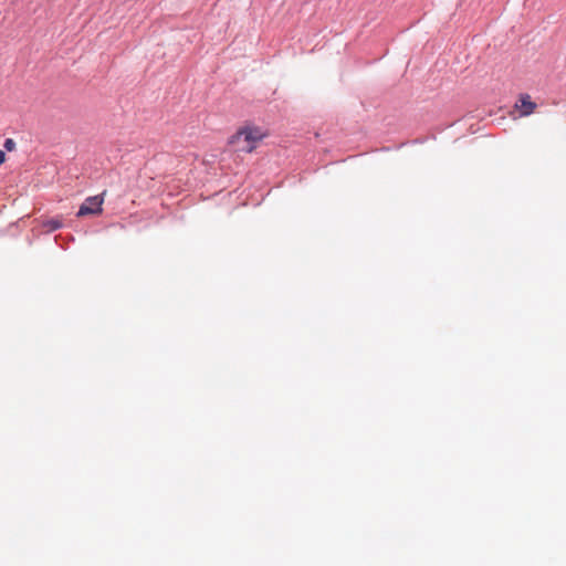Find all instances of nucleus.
<instances>
[{"label": "nucleus", "instance_id": "obj_5", "mask_svg": "<svg viewBox=\"0 0 566 566\" xmlns=\"http://www.w3.org/2000/svg\"><path fill=\"white\" fill-rule=\"evenodd\" d=\"M3 147L7 151H12L15 148V142L12 138H7L3 143Z\"/></svg>", "mask_w": 566, "mask_h": 566}, {"label": "nucleus", "instance_id": "obj_6", "mask_svg": "<svg viewBox=\"0 0 566 566\" xmlns=\"http://www.w3.org/2000/svg\"><path fill=\"white\" fill-rule=\"evenodd\" d=\"M6 161V153L3 150H0V164H3Z\"/></svg>", "mask_w": 566, "mask_h": 566}, {"label": "nucleus", "instance_id": "obj_3", "mask_svg": "<svg viewBox=\"0 0 566 566\" xmlns=\"http://www.w3.org/2000/svg\"><path fill=\"white\" fill-rule=\"evenodd\" d=\"M514 108L520 113V116L524 117L533 114L537 108V104L532 101L528 94H520Z\"/></svg>", "mask_w": 566, "mask_h": 566}, {"label": "nucleus", "instance_id": "obj_1", "mask_svg": "<svg viewBox=\"0 0 566 566\" xmlns=\"http://www.w3.org/2000/svg\"><path fill=\"white\" fill-rule=\"evenodd\" d=\"M268 136V133L259 126L245 124L229 138V145L234 151L252 153Z\"/></svg>", "mask_w": 566, "mask_h": 566}, {"label": "nucleus", "instance_id": "obj_2", "mask_svg": "<svg viewBox=\"0 0 566 566\" xmlns=\"http://www.w3.org/2000/svg\"><path fill=\"white\" fill-rule=\"evenodd\" d=\"M103 202L104 198L102 195L86 198L85 201L80 206L77 217L101 214L103 211Z\"/></svg>", "mask_w": 566, "mask_h": 566}, {"label": "nucleus", "instance_id": "obj_7", "mask_svg": "<svg viewBox=\"0 0 566 566\" xmlns=\"http://www.w3.org/2000/svg\"><path fill=\"white\" fill-rule=\"evenodd\" d=\"M54 240H55V243H56V244H59L62 249H66V248L64 247V244H60V243H59V241H57V237H54Z\"/></svg>", "mask_w": 566, "mask_h": 566}, {"label": "nucleus", "instance_id": "obj_4", "mask_svg": "<svg viewBox=\"0 0 566 566\" xmlns=\"http://www.w3.org/2000/svg\"><path fill=\"white\" fill-rule=\"evenodd\" d=\"M43 226L48 232H52V231L60 229L62 227V222L59 219L52 218V219L48 220L46 222H44Z\"/></svg>", "mask_w": 566, "mask_h": 566}]
</instances>
